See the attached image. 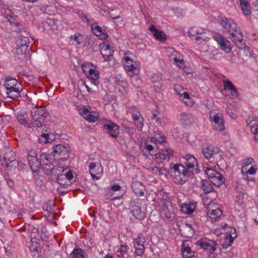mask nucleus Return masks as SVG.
Returning a JSON list of instances; mask_svg holds the SVG:
<instances>
[{
    "label": "nucleus",
    "instance_id": "f257e3e1",
    "mask_svg": "<svg viewBox=\"0 0 258 258\" xmlns=\"http://www.w3.org/2000/svg\"><path fill=\"white\" fill-rule=\"evenodd\" d=\"M220 25L224 34L227 35L228 38L240 49H247L250 51V48L247 47L244 42L242 31L232 19L224 17L221 19Z\"/></svg>",
    "mask_w": 258,
    "mask_h": 258
},
{
    "label": "nucleus",
    "instance_id": "f03ea898",
    "mask_svg": "<svg viewBox=\"0 0 258 258\" xmlns=\"http://www.w3.org/2000/svg\"><path fill=\"white\" fill-rule=\"evenodd\" d=\"M122 63L124 70L130 77L137 76L139 74L141 63L138 57L133 53H125Z\"/></svg>",
    "mask_w": 258,
    "mask_h": 258
},
{
    "label": "nucleus",
    "instance_id": "7ed1b4c3",
    "mask_svg": "<svg viewBox=\"0 0 258 258\" xmlns=\"http://www.w3.org/2000/svg\"><path fill=\"white\" fill-rule=\"evenodd\" d=\"M157 208L167 220L172 221L174 218L175 209L167 195L160 198Z\"/></svg>",
    "mask_w": 258,
    "mask_h": 258
},
{
    "label": "nucleus",
    "instance_id": "20e7f679",
    "mask_svg": "<svg viewBox=\"0 0 258 258\" xmlns=\"http://www.w3.org/2000/svg\"><path fill=\"white\" fill-rule=\"evenodd\" d=\"M257 170L255 162L252 158L248 157L244 159L241 169L242 179L247 181H253L254 177L251 176L254 175Z\"/></svg>",
    "mask_w": 258,
    "mask_h": 258
},
{
    "label": "nucleus",
    "instance_id": "39448f33",
    "mask_svg": "<svg viewBox=\"0 0 258 258\" xmlns=\"http://www.w3.org/2000/svg\"><path fill=\"white\" fill-rule=\"evenodd\" d=\"M171 170L173 181L179 184L185 183L192 174L185 167L180 164H174L173 167H171Z\"/></svg>",
    "mask_w": 258,
    "mask_h": 258
},
{
    "label": "nucleus",
    "instance_id": "423d86ee",
    "mask_svg": "<svg viewBox=\"0 0 258 258\" xmlns=\"http://www.w3.org/2000/svg\"><path fill=\"white\" fill-rule=\"evenodd\" d=\"M143 155L149 159H156L158 158L159 150L157 143L154 142L150 138L141 142L140 145Z\"/></svg>",
    "mask_w": 258,
    "mask_h": 258
},
{
    "label": "nucleus",
    "instance_id": "0eeeda50",
    "mask_svg": "<svg viewBox=\"0 0 258 258\" xmlns=\"http://www.w3.org/2000/svg\"><path fill=\"white\" fill-rule=\"evenodd\" d=\"M48 112L43 107H37L31 111V122L28 124V127L32 126L39 128L42 126Z\"/></svg>",
    "mask_w": 258,
    "mask_h": 258
},
{
    "label": "nucleus",
    "instance_id": "6e6552de",
    "mask_svg": "<svg viewBox=\"0 0 258 258\" xmlns=\"http://www.w3.org/2000/svg\"><path fill=\"white\" fill-rule=\"evenodd\" d=\"M16 32L17 36L15 41L17 47L16 53L19 55L25 54L30 43L29 34L24 29Z\"/></svg>",
    "mask_w": 258,
    "mask_h": 258
},
{
    "label": "nucleus",
    "instance_id": "1a4fd4ad",
    "mask_svg": "<svg viewBox=\"0 0 258 258\" xmlns=\"http://www.w3.org/2000/svg\"><path fill=\"white\" fill-rule=\"evenodd\" d=\"M202 154L207 160L212 159L211 162L217 163L220 162L223 158L222 151L217 147L212 146L205 147L202 149Z\"/></svg>",
    "mask_w": 258,
    "mask_h": 258
},
{
    "label": "nucleus",
    "instance_id": "9d476101",
    "mask_svg": "<svg viewBox=\"0 0 258 258\" xmlns=\"http://www.w3.org/2000/svg\"><path fill=\"white\" fill-rule=\"evenodd\" d=\"M28 230L30 231L29 236L31 238V244L29 246V249L32 256L34 258H38L41 252V247L39 242V239L36 236V233L38 229L35 227H29Z\"/></svg>",
    "mask_w": 258,
    "mask_h": 258
},
{
    "label": "nucleus",
    "instance_id": "9b49d317",
    "mask_svg": "<svg viewBox=\"0 0 258 258\" xmlns=\"http://www.w3.org/2000/svg\"><path fill=\"white\" fill-rule=\"evenodd\" d=\"M205 172L207 175L210 181L213 185L219 186L225 182V179L223 175L215 169L212 168L206 167Z\"/></svg>",
    "mask_w": 258,
    "mask_h": 258
},
{
    "label": "nucleus",
    "instance_id": "f8f14e48",
    "mask_svg": "<svg viewBox=\"0 0 258 258\" xmlns=\"http://www.w3.org/2000/svg\"><path fill=\"white\" fill-rule=\"evenodd\" d=\"M140 200L132 199L129 203V209L133 216L138 219L142 220L145 217V213L141 209Z\"/></svg>",
    "mask_w": 258,
    "mask_h": 258
},
{
    "label": "nucleus",
    "instance_id": "ddd939ff",
    "mask_svg": "<svg viewBox=\"0 0 258 258\" xmlns=\"http://www.w3.org/2000/svg\"><path fill=\"white\" fill-rule=\"evenodd\" d=\"M28 161L29 166L33 172H36L41 165H45V168H47L48 164V159L46 154H43L40 156V160H39L38 157H28Z\"/></svg>",
    "mask_w": 258,
    "mask_h": 258
},
{
    "label": "nucleus",
    "instance_id": "4468645a",
    "mask_svg": "<svg viewBox=\"0 0 258 258\" xmlns=\"http://www.w3.org/2000/svg\"><path fill=\"white\" fill-rule=\"evenodd\" d=\"M196 244L200 247V248L207 251L210 253H213L217 247L216 241L207 238H202L198 240Z\"/></svg>",
    "mask_w": 258,
    "mask_h": 258
},
{
    "label": "nucleus",
    "instance_id": "2eb2a0df",
    "mask_svg": "<svg viewBox=\"0 0 258 258\" xmlns=\"http://www.w3.org/2000/svg\"><path fill=\"white\" fill-rule=\"evenodd\" d=\"M70 148L68 146L58 144L53 146L52 149L53 156L57 159L66 160L68 157Z\"/></svg>",
    "mask_w": 258,
    "mask_h": 258
},
{
    "label": "nucleus",
    "instance_id": "dca6fc26",
    "mask_svg": "<svg viewBox=\"0 0 258 258\" xmlns=\"http://www.w3.org/2000/svg\"><path fill=\"white\" fill-rule=\"evenodd\" d=\"M188 36L192 39H195L197 41L200 42L206 41L209 38L206 36L205 30L201 28L193 27L188 32Z\"/></svg>",
    "mask_w": 258,
    "mask_h": 258
},
{
    "label": "nucleus",
    "instance_id": "f3484780",
    "mask_svg": "<svg viewBox=\"0 0 258 258\" xmlns=\"http://www.w3.org/2000/svg\"><path fill=\"white\" fill-rule=\"evenodd\" d=\"M82 116L89 122H95L99 117V113L93 111L89 106H84L80 109Z\"/></svg>",
    "mask_w": 258,
    "mask_h": 258
},
{
    "label": "nucleus",
    "instance_id": "a211bd4d",
    "mask_svg": "<svg viewBox=\"0 0 258 258\" xmlns=\"http://www.w3.org/2000/svg\"><path fill=\"white\" fill-rule=\"evenodd\" d=\"M214 38L217 42L220 49L224 52L229 53L231 51L232 46L226 37L219 33H215Z\"/></svg>",
    "mask_w": 258,
    "mask_h": 258
},
{
    "label": "nucleus",
    "instance_id": "6ab92c4d",
    "mask_svg": "<svg viewBox=\"0 0 258 258\" xmlns=\"http://www.w3.org/2000/svg\"><path fill=\"white\" fill-rule=\"evenodd\" d=\"M210 120L213 123L214 130L221 132L225 130L224 121L221 114L210 113Z\"/></svg>",
    "mask_w": 258,
    "mask_h": 258
},
{
    "label": "nucleus",
    "instance_id": "aec40b11",
    "mask_svg": "<svg viewBox=\"0 0 258 258\" xmlns=\"http://www.w3.org/2000/svg\"><path fill=\"white\" fill-rule=\"evenodd\" d=\"M48 164L47 165V166H48V168H47V174H55L57 176V180L58 181V182L60 184H66V182L63 183L61 178H62V176L63 174H62V172L64 171V170H66L67 169V168H64V167L59 164L57 165L56 167H54V166L52 165L51 163H50L49 162H48Z\"/></svg>",
    "mask_w": 258,
    "mask_h": 258
},
{
    "label": "nucleus",
    "instance_id": "412c9836",
    "mask_svg": "<svg viewBox=\"0 0 258 258\" xmlns=\"http://www.w3.org/2000/svg\"><path fill=\"white\" fill-rule=\"evenodd\" d=\"M166 53L170 59L173 60L178 67L183 68L185 66L183 56L178 51H176L174 48H167Z\"/></svg>",
    "mask_w": 258,
    "mask_h": 258
},
{
    "label": "nucleus",
    "instance_id": "4be33fe9",
    "mask_svg": "<svg viewBox=\"0 0 258 258\" xmlns=\"http://www.w3.org/2000/svg\"><path fill=\"white\" fill-rule=\"evenodd\" d=\"M184 163L187 167V170L190 171L192 174L198 173L199 172L197 160L194 156L191 155H186L184 157Z\"/></svg>",
    "mask_w": 258,
    "mask_h": 258
},
{
    "label": "nucleus",
    "instance_id": "5701e85b",
    "mask_svg": "<svg viewBox=\"0 0 258 258\" xmlns=\"http://www.w3.org/2000/svg\"><path fill=\"white\" fill-rule=\"evenodd\" d=\"M13 151H8L4 157L7 167L11 170L15 169L18 165V162L16 160Z\"/></svg>",
    "mask_w": 258,
    "mask_h": 258
},
{
    "label": "nucleus",
    "instance_id": "b1692460",
    "mask_svg": "<svg viewBox=\"0 0 258 258\" xmlns=\"http://www.w3.org/2000/svg\"><path fill=\"white\" fill-rule=\"evenodd\" d=\"M104 129L112 138H116L119 134V126L111 121L108 120L104 125Z\"/></svg>",
    "mask_w": 258,
    "mask_h": 258
},
{
    "label": "nucleus",
    "instance_id": "393cba45",
    "mask_svg": "<svg viewBox=\"0 0 258 258\" xmlns=\"http://www.w3.org/2000/svg\"><path fill=\"white\" fill-rule=\"evenodd\" d=\"M89 171L94 179H98L103 174V168L101 164L92 162L89 165Z\"/></svg>",
    "mask_w": 258,
    "mask_h": 258
},
{
    "label": "nucleus",
    "instance_id": "a878e982",
    "mask_svg": "<svg viewBox=\"0 0 258 258\" xmlns=\"http://www.w3.org/2000/svg\"><path fill=\"white\" fill-rule=\"evenodd\" d=\"M131 187L133 191L137 197H145L146 189L145 185L141 182L134 181L132 182Z\"/></svg>",
    "mask_w": 258,
    "mask_h": 258
},
{
    "label": "nucleus",
    "instance_id": "bb28decb",
    "mask_svg": "<svg viewBox=\"0 0 258 258\" xmlns=\"http://www.w3.org/2000/svg\"><path fill=\"white\" fill-rule=\"evenodd\" d=\"M145 239L142 235L139 234L138 237L134 241V247L136 253L140 256H141L144 252L145 246L144 243Z\"/></svg>",
    "mask_w": 258,
    "mask_h": 258
},
{
    "label": "nucleus",
    "instance_id": "cd10ccee",
    "mask_svg": "<svg viewBox=\"0 0 258 258\" xmlns=\"http://www.w3.org/2000/svg\"><path fill=\"white\" fill-rule=\"evenodd\" d=\"M181 88L179 85H176L174 87V90L176 92L177 94L180 96L181 99H182L183 102L189 106H192L194 104V102L192 99L190 97L187 92H185L183 90H182V92H178V90Z\"/></svg>",
    "mask_w": 258,
    "mask_h": 258
},
{
    "label": "nucleus",
    "instance_id": "c85d7f7f",
    "mask_svg": "<svg viewBox=\"0 0 258 258\" xmlns=\"http://www.w3.org/2000/svg\"><path fill=\"white\" fill-rule=\"evenodd\" d=\"M181 209V211L185 214H192L197 207V202H190L187 203H181L179 202L178 203Z\"/></svg>",
    "mask_w": 258,
    "mask_h": 258
},
{
    "label": "nucleus",
    "instance_id": "c756f323",
    "mask_svg": "<svg viewBox=\"0 0 258 258\" xmlns=\"http://www.w3.org/2000/svg\"><path fill=\"white\" fill-rule=\"evenodd\" d=\"M231 228L230 233L227 234L224 239V241L222 244V247L223 248H226L231 245L233 242L234 239L237 237V233L235 229L233 227Z\"/></svg>",
    "mask_w": 258,
    "mask_h": 258
},
{
    "label": "nucleus",
    "instance_id": "7c9ffc66",
    "mask_svg": "<svg viewBox=\"0 0 258 258\" xmlns=\"http://www.w3.org/2000/svg\"><path fill=\"white\" fill-rule=\"evenodd\" d=\"M243 185L240 183H237L235 187L236 192L239 194L237 196L236 203L240 206L242 207L245 201L244 200L243 197L245 194V190L243 188Z\"/></svg>",
    "mask_w": 258,
    "mask_h": 258
},
{
    "label": "nucleus",
    "instance_id": "2f4dec72",
    "mask_svg": "<svg viewBox=\"0 0 258 258\" xmlns=\"http://www.w3.org/2000/svg\"><path fill=\"white\" fill-rule=\"evenodd\" d=\"M174 151L170 148L166 147L162 149L161 152L159 151L158 157L164 161H169L173 157Z\"/></svg>",
    "mask_w": 258,
    "mask_h": 258
},
{
    "label": "nucleus",
    "instance_id": "473e14b6",
    "mask_svg": "<svg viewBox=\"0 0 258 258\" xmlns=\"http://www.w3.org/2000/svg\"><path fill=\"white\" fill-rule=\"evenodd\" d=\"M149 30L153 33V36L157 40L162 42L167 39L166 33L163 31L158 30L153 25L150 26Z\"/></svg>",
    "mask_w": 258,
    "mask_h": 258
},
{
    "label": "nucleus",
    "instance_id": "72a5a7b5",
    "mask_svg": "<svg viewBox=\"0 0 258 258\" xmlns=\"http://www.w3.org/2000/svg\"><path fill=\"white\" fill-rule=\"evenodd\" d=\"M149 168L151 169L153 172H159L161 174L167 175L168 171L163 165V163L161 162H156V163L153 166H150Z\"/></svg>",
    "mask_w": 258,
    "mask_h": 258
},
{
    "label": "nucleus",
    "instance_id": "f704fd0d",
    "mask_svg": "<svg viewBox=\"0 0 258 258\" xmlns=\"http://www.w3.org/2000/svg\"><path fill=\"white\" fill-rule=\"evenodd\" d=\"M222 213L220 208H216L211 210L208 209V215L210 219L211 222H215L218 220Z\"/></svg>",
    "mask_w": 258,
    "mask_h": 258
},
{
    "label": "nucleus",
    "instance_id": "c9c22d12",
    "mask_svg": "<svg viewBox=\"0 0 258 258\" xmlns=\"http://www.w3.org/2000/svg\"><path fill=\"white\" fill-rule=\"evenodd\" d=\"M181 250L183 258H191L195 255V252L191 250L190 247L185 242L182 243Z\"/></svg>",
    "mask_w": 258,
    "mask_h": 258
},
{
    "label": "nucleus",
    "instance_id": "e433bc0d",
    "mask_svg": "<svg viewBox=\"0 0 258 258\" xmlns=\"http://www.w3.org/2000/svg\"><path fill=\"white\" fill-rule=\"evenodd\" d=\"M7 19L8 20L10 24L13 27V30L15 32H20L23 30V26L20 24L11 15H7Z\"/></svg>",
    "mask_w": 258,
    "mask_h": 258
},
{
    "label": "nucleus",
    "instance_id": "4c0bfd02",
    "mask_svg": "<svg viewBox=\"0 0 258 258\" xmlns=\"http://www.w3.org/2000/svg\"><path fill=\"white\" fill-rule=\"evenodd\" d=\"M132 118L135 122V125L141 131L144 126V119L142 116V114L140 112L138 114L134 113V115H132Z\"/></svg>",
    "mask_w": 258,
    "mask_h": 258
},
{
    "label": "nucleus",
    "instance_id": "58836bf2",
    "mask_svg": "<svg viewBox=\"0 0 258 258\" xmlns=\"http://www.w3.org/2000/svg\"><path fill=\"white\" fill-rule=\"evenodd\" d=\"M223 87L225 90L231 91L232 96H236L237 94V90L234 85L230 81H224Z\"/></svg>",
    "mask_w": 258,
    "mask_h": 258
},
{
    "label": "nucleus",
    "instance_id": "ea45409f",
    "mask_svg": "<svg viewBox=\"0 0 258 258\" xmlns=\"http://www.w3.org/2000/svg\"><path fill=\"white\" fill-rule=\"evenodd\" d=\"M91 73H89L87 74V77L89 79L92 80V83L94 86H97V82L99 78V72L97 70L96 67H95V69H93Z\"/></svg>",
    "mask_w": 258,
    "mask_h": 258
},
{
    "label": "nucleus",
    "instance_id": "a19ab883",
    "mask_svg": "<svg viewBox=\"0 0 258 258\" xmlns=\"http://www.w3.org/2000/svg\"><path fill=\"white\" fill-rule=\"evenodd\" d=\"M241 10L245 15L250 14V5L248 0H239Z\"/></svg>",
    "mask_w": 258,
    "mask_h": 258
},
{
    "label": "nucleus",
    "instance_id": "79ce46f5",
    "mask_svg": "<svg viewBox=\"0 0 258 258\" xmlns=\"http://www.w3.org/2000/svg\"><path fill=\"white\" fill-rule=\"evenodd\" d=\"M151 139L155 143L162 144L166 141V137L161 132L155 133L154 136L150 137Z\"/></svg>",
    "mask_w": 258,
    "mask_h": 258
},
{
    "label": "nucleus",
    "instance_id": "37998d69",
    "mask_svg": "<svg viewBox=\"0 0 258 258\" xmlns=\"http://www.w3.org/2000/svg\"><path fill=\"white\" fill-rule=\"evenodd\" d=\"M38 229V232L36 233V236L38 238L40 237L42 240H46L49 238V233L46 230L45 227H41L40 229L35 227Z\"/></svg>",
    "mask_w": 258,
    "mask_h": 258
},
{
    "label": "nucleus",
    "instance_id": "c03bdc74",
    "mask_svg": "<svg viewBox=\"0 0 258 258\" xmlns=\"http://www.w3.org/2000/svg\"><path fill=\"white\" fill-rule=\"evenodd\" d=\"M5 81V87L6 90L11 88L15 87L18 83V81L16 79L12 78L11 77H7Z\"/></svg>",
    "mask_w": 258,
    "mask_h": 258
},
{
    "label": "nucleus",
    "instance_id": "a18cd8bd",
    "mask_svg": "<svg viewBox=\"0 0 258 258\" xmlns=\"http://www.w3.org/2000/svg\"><path fill=\"white\" fill-rule=\"evenodd\" d=\"M7 93L8 96L12 99H15L20 96V89L16 87L7 90Z\"/></svg>",
    "mask_w": 258,
    "mask_h": 258
},
{
    "label": "nucleus",
    "instance_id": "49530a36",
    "mask_svg": "<svg viewBox=\"0 0 258 258\" xmlns=\"http://www.w3.org/2000/svg\"><path fill=\"white\" fill-rule=\"evenodd\" d=\"M181 234L186 237H191L194 236L195 230L192 227H182L180 229Z\"/></svg>",
    "mask_w": 258,
    "mask_h": 258
},
{
    "label": "nucleus",
    "instance_id": "de8ad7c7",
    "mask_svg": "<svg viewBox=\"0 0 258 258\" xmlns=\"http://www.w3.org/2000/svg\"><path fill=\"white\" fill-rule=\"evenodd\" d=\"M95 66L89 62L83 63L82 64V69L83 72L87 76L89 73H91L93 69H95Z\"/></svg>",
    "mask_w": 258,
    "mask_h": 258
},
{
    "label": "nucleus",
    "instance_id": "09e8293b",
    "mask_svg": "<svg viewBox=\"0 0 258 258\" xmlns=\"http://www.w3.org/2000/svg\"><path fill=\"white\" fill-rule=\"evenodd\" d=\"M211 183V182H210L207 180L202 181L201 187L205 193H209L214 189L213 185Z\"/></svg>",
    "mask_w": 258,
    "mask_h": 258
},
{
    "label": "nucleus",
    "instance_id": "8fccbe9b",
    "mask_svg": "<svg viewBox=\"0 0 258 258\" xmlns=\"http://www.w3.org/2000/svg\"><path fill=\"white\" fill-rule=\"evenodd\" d=\"M70 258H85L84 252L81 248H75L70 254Z\"/></svg>",
    "mask_w": 258,
    "mask_h": 258
},
{
    "label": "nucleus",
    "instance_id": "3c124183",
    "mask_svg": "<svg viewBox=\"0 0 258 258\" xmlns=\"http://www.w3.org/2000/svg\"><path fill=\"white\" fill-rule=\"evenodd\" d=\"M17 119L21 124L25 126H27L28 127V124L29 123L27 122L26 115L25 114L22 112H18L17 114Z\"/></svg>",
    "mask_w": 258,
    "mask_h": 258
},
{
    "label": "nucleus",
    "instance_id": "603ef678",
    "mask_svg": "<svg viewBox=\"0 0 258 258\" xmlns=\"http://www.w3.org/2000/svg\"><path fill=\"white\" fill-rule=\"evenodd\" d=\"M101 54L105 60H107L111 56H112L113 50L112 49H105L102 48L101 50Z\"/></svg>",
    "mask_w": 258,
    "mask_h": 258
},
{
    "label": "nucleus",
    "instance_id": "864d4df0",
    "mask_svg": "<svg viewBox=\"0 0 258 258\" xmlns=\"http://www.w3.org/2000/svg\"><path fill=\"white\" fill-rule=\"evenodd\" d=\"M251 132L254 135V139L255 140H258V121H252V124L250 126Z\"/></svg>",
    "mask_w": 258,
    "mask_h": 258
},
{
    "label": "nucleus",
    "instance_id": "5fc2aeb1",
    "mask_svg": "<svg viewBox=\"0 0 258 258\" xmlns=\"http://www.w3.org/2000/svg\"><path fill=\"white\" fill-rule=\"evenodd\" d=\"M193 118L192 115L189 113L183 112L180 114V120L185 123Z\"/></svg>",
    "mask_w": 258,
    "mask_h": 258
},
{
    "label": "nucleus",
    "instance_id": "6e6d98bb",
    "mask_svg": "<svg viewBox=\"0 0 258 258\" xmlns=\"http://www.w3.org/2000/svg\"><path fill=\"white\" fill-rule=\"evenodd\" d=\"M110 189H109L108 192H107L105 195V198L107 200H114L117 198V196L115 195V194Z\"/></svg>",
    "mask_w": 258,
    "mask_h": 258
},
{
    "label": "nucleus",
    "instance_id": "4d7b16f0",
    "mask_svg": "<svg viewBox=\"0 0 258 258\" xmlns=\"http://www.w3.org/2000/svg\"><path fill=\"white\" fill-rule=\"evenodd\" d=\"M91 29L93 33L97 36L98 33H100V32L102 30V28L96 24H92Z\"/></svg>",
    "mask_w": 258,
    "mask_h": 258
},
{
    "label": "nucleus",
    "instance_id": "13d9d810",
    "mask_svg": "<svg viewBox=\"0 0 258 258\" xmlns=\"http://www.w3.org/2000/svg\"><path fill=\"white\" fill-rule=\"evenodd\" d=\"M162 80L160 74H154L151 77V81L152 83L160 82Z\"/></svg>",
    "mask_w": 258,
    "mask_h": 258
},
{
    "label": "nucleus",
    "instance_id": "bf43d9fd",
    "mask_svg": "<svg viewBox=\"0 0 258 258\" xmlns=\"http://www.w3.org/2000/svg\"><path fill=\"white\" fill-rule=\"evenodd\" d=\"M159 112L158 111H155V112L152 113L151 119L152 120H155L157 122H159L161 121V118L159 117Z\"/></svg>",
    "mask_w": 258,
    "mask_h": 258
},
{
    "label": "nucleus",
    "instance_id": "052dcab7",
    "mask_svg": "<svg viewBox=\"0 0 258 258\" xmlns=\"http://www.w3.org/2000/svg\"><path fill=\"white\" fill-rule=\"evenodd\" d=\"M71 38L74 39L77 42V45H80L82 42V35L80 34H79L78 35L76 34L72 35Z\"/></svg>",
    "mask_w": 258,
    "mask_h": 258
},
{
    "label": "nucleus",
    "instance_id": "680f3d73",
    "mask_svg": "<svg viewBox=\"0 0 258 258\" xmlns=\"http://www.w3.org/2000/svg\"><path fill=\"white\" fill-rule=\"evenodd\" d=\"M78 16L82 19L84 22H89V19L87 18V16L86 14H85L82 11H78L77 12Z\"/></svg>",
    "mask_w": 258,
    "mask_h": 258
},
{
    "label": "nucleus",
    "instance_id": "e2e57ef3",
    "mask_svg": "<svg viewBox=\"0 0 258 258\" xmlns=\"http://www.w3.org/2000/svg\"><path fill=\"white\" fill-rule=\"evenodd\" d=\"M128 249V247L126 245H121L118 248L117 251L118 252L120 253L121 255H124L126 253Z\"/></svg>",
    "mask_w": 258,
    "mask_h": 258
},
{
    "label": "nucleus",
    "instance_id": "0e129e2a",
    "mask_svg": "<svg viewBox=\"0 0 258 258\" xmlns=\"http://www.w3.org/2000/svg\"><path fill=\"white\" fill-rule=\"evenodd\" d=\"M62 177H66L70 181L74 178V173L71 170H69L66 173L63 174Z\"/></svg>",
    "mask_w": 258,
    "mask_h": 258
},
{
    "label": "nucleus",
    "instance_id": "69168bd1",
    "mask_svg": "<svg viewBox=\"0 0 258 258\" xmlns=\"http://www.w3.org/2000/svg\"><path fill=\"white\" fill-rule=\"evenodd\" d=\"M97 36L100 39H106L108 38V35L104 30H102Z\"/></svg>",
    "mask_w": 258,
    "mask_h": 258
},
{
    "label": "nucleus",
    "instance_id": "338daca9",
    "mask_svg": "<svg viewBox=\"0 0 258 258\" xmlns=\"http://www.w3.org/2000/svg\"><path fill=\"white\" fill-rule=\"evenodd\" d=\"M225 227H219L214 231V234L217 236L220 235L224 231Z\"/></svg>",
    "mask_w": 258,
    "mask_h": 258
},
{
    "label": "nucleus",
    "instance_id": "774afa93",
    "mask_svg": "<svg viewBox=\"0 0 258 258\" xmlns=\"http://www.w3.org/2000/svg\"><path fill=\"white\" fill-rule=\"evenodd\" d=\"M129 111L130 113L131 114V115H134V113L138 114L139 112H140L139 109L135 106H133L132 107H131L129 110Z\"/></svg>",
    "mask_w": 258,
    "mask_h": 258
}]
</instances>
